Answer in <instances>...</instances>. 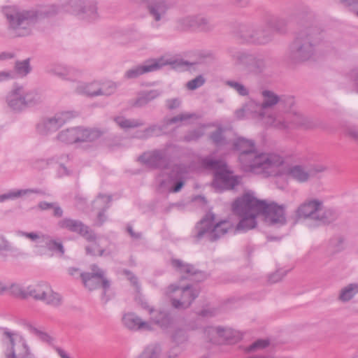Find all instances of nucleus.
<instances>
[{
	"label": "nucleus",
	"instance_id": "f257e3e1",
	"mask_svg": "<svg viewBox=\"0 0 358 358\" xmlns=\"http://www.w3.org/2000/svg\"><path fill=\"white\" fill-rule=\"evenodd\" d=\"M62 10L71 12L81 20L93 22L99 17L96 1L93 0H60L59 6L41 5L31 10H21L16 6H6L2 13L9 29L16 36L31 34L34 26L40 19L53 16Z\"/></svg>",
	"mask_w": 358,
	"mask_h": 358
},
{
	"label": "nucleus",
	"instance_id": "f03ea898",
	"mask_svg": "<svg viewBox=\"0 0 358 358\" xmlns=\"http://www.w3.org/2000/svg\"><path fill=\"white\" fill-rule=\"evenodd\" d=\"M234 213L241 219L236 230L247 231L257 226V216L262 214L269 225L280 227L287 222L285 207L273 201L257 199L252 193H245L232 204Z\"/></svg>",
	"mask_w": 358,
	"mask_h": 358
},
{
	"label": "nucleus",
	"instance_id": "7ed1b4c3",
	"mask_svg": "<svg viewBox=\"0 0 358 358\" xmlns=\"http://www.w3.org/2000/svg\"><path fill=\"white\" fill-rule=\"evenodd\" d=\"M263 101L262 103L250 101L249 106H255V116L263 124L274 127L275 129L288 131L299 127L305 129L313 126L310 120L296 111L286 112L283 114H277L270 111V108L278 103H285V99L278 96L269 90L262 92Z\"/></svg>",
	"mask_w": 358,
	"mask_h": 358
},
{
	"label": "nucleus",
	"instance_id": "20e7f679",
	"mask_svg": "<svg viewBox=\"0 0 358 358\" xmlns=\"http://www.w3.org/2000/svg\"><path fill=\"white\" fill-rule=\"evenodd\" d=\"M233 145L240 152L238 160L241 169L246 172L271 176L284 162L283 158L278 154L257 152L252 140L239 137Z\"/></svg>",
	"mask_w": 358,
	"mask_h": 358
},
{
	"label": "nucleus",
	"instance_id": "39448f33",
	"mask_svg": "<svg viewBox=\"0 0 358 358\" xmlns=\"http://www.w3.org/2000/svg\"><path fill=\"white\" fill-rule=\"evenodd\" d=\"M324 33L316 26L301 29L289 45L286 52L287 61L294 64L313 59L317 48L323 42Z\"/></svg>",
	"mask_w": 358,
	"mask_h": 358
},
{
	"label": "nucleus",
	"instance_id": "423d86ee",
	"mask_svg": "<svg viewBox=\"0 0 358 358\" xmlns=\"http://www.w3.org/2000/svg\"><path fill=\"white\" fill-rule=\"evenodd\" d=\"M215 215L208 213L196 223L192 233V238L196 243L201 241H216L233 229V224L229 220L215 222Z\"/></svg>",
	"mask_w": 358,
	"mask_h": 358
},
{
	"label": "nucleus",
	"instance_id": "0eeeda50",
	"mask_svg": "<svg viewBox=\"0 0 358 358\" xmlns=\"http://www.w3.org/2000/svg\"><path fill=\"white\" fill-rule=\"evenodd\" d=\"M227 52L235 66L243 67L255 75L265 73L273 64L272 58L263 54L252 53L235 48H229Z\"/></svg>",
	"mask_w": 358,
	"mask_h": 358
},
{
	"label": "nucleus",
	"instance_id": "6e6552de",
	"mask_svg": "<svg viewBox=\"0 0 358 358\" xmlns=\"http://www.w3.org/2000/svg\"><path fill=\"white\" fill-rule=\"evenodd\" d=\"M236 35L243 42L257 45H266L273 40V31L266 24L257 27L251 24H241Z\"/></svg>",
	"mask_w": 358,
	"mask_h": 358
},
{
	"label": "nucleus",
	"instance_id": "1a4fd4ad",
	"mask_svg": "<svg viewBox=\"0 0 358 358\" xmlns=\"http://www.w3.org/2000/svg\"><path fill=\"white\" fill-rule=\"evenodd\" d=\"M165 294L170 298L173 308L186 309L199 296V291L189 285L181 286L174 283L166 288Z\"/></svg>",
	"mask_w": 358,
	"mask_h": 358
},
{
	"label": "nucleus",
	"instance_id": "9d476101",
	"mask_svg": "<svg viewBox=\"0 0 358 358\" xmlns=\"http://www.w3.org/2000/svg\"><path fill=\"white\" fill-rule=\"evenodd\" d=\"M101 132L96 129L73 127L61 131L57 139L64 143L71 144L78 142H92L99 138Z\"/></svg>",
	"mask_w": 358,
	"mask_h": 358
},
{
	"label": "nucleus",
	"instance_id": "9b49d317",
	"mask_svg": "<svg viewBox=\"0 0 358 358\" xmlns=\"http://www.w3.org/2000/svg\"><path fill=\"white\" fill-rule=\"evenodd\" d=\"M3 336L9 342L5 352L6 358H34L22 336L8 330L3 332Z\"/></svg>",
	"mask_w": 358,
	"mask_h": 358
},
{
	"label": "nucleus",
	"instance_id": "f8f14e48",
	"mask_svg": "<svg viewBox=\"0 0 358 358\" xmlns=\"http://www.w3.org/2000/svg\"><path fill=\"white\" fill-rule=\"evenodd\" d=\"M324 207V201L318 198L309 197L305 199L296 209L297 220H307L315 227L320 211Z\"/></svg>",
	"mask_w": 358,
	"mask_h": 358
},
{
	"label": "nucleus",
	"instance_id": "ddd939ff",
	"mask_svg": "<svg viewBox=\"0 0 358 358\" xmlns=\"http://www.w3.org/2000/svg\"><path fill=\"white\" fill-rule=\"evenodd\" d=\"M75 116L72 111H60L52 116L44 117L36 125L37 131L41 135L55 132Z\"/></svg>",
	"mask_w": 358,
	"mask_h": 358
},
{
	"label": "nucleus",
	"instance_id": "4468645a",
	"mask_svg": "<svg viewBox=\"0 0 358 358\" xmlns=\"http://www.w3.org/2000/svg\"><path fill=\"white\" fill-rule=\"evenodd\" d=\"M168 176L167 180H162L159 182L161 188L171 192H178L185 184L187 175V169L181 164L174 165L170 171L165 173Z\"/></svg>",
	"mask_w": 358,
	"mask_h": 358
},
{
	"label": "nucleus",
	"instance_id": "2eb2a0df",
	"mask_svg": "<svg viewBox=\"0 0 358 358\" xmlns=\"http://www.w3.org/2000/svg\"><path fill=\"white\" fill-rule=\"evenodd\" d=\"M169 64L171 62L164 57L148 59L142 64L134 66L127 70L124 73V78L126 80H134L145 73L156 71Z\"/></svg>",
	"mask_w": 358,
	"mask_h": 358
},
{
	"label": "nucleus",
	"instance_id": "dca6fc26",
	"mask_svg": "<svg viewBox=\"0 0 358 358\" xmlns=\"http://www.w3.org/2000/svg\"><path fill=\"white\" fill-rule=\"evenodd\" d=\"M58 226L61 229L79 234L87 241H94L96 240V236L94 232L80 220L66 217L59 221Z\"/></svg>",
	"mask_w": 358,
	"mask_h": 358
},
{
	"label": "nucleus",
	"instance_id": "f3484780",
	"mask_svg": "<svg viewBox=\"0 0 358 358\" xmlns=\"http://www.w3.org/2000/svg\"><path fill=\"white\" fill-rule=\"evenodd\" d=\"M45 72L55 76L62 80L75 81L78 78L82 72L80 70L69 66L60 64H50L45 67Z\"/></svg>",
	"mask_w": 358,
	"mask_h": 358
},
{
	"label": "nucleus",
	"instance_id": "a211bd4d",
	"mask_svg": "<svg viewBox=\"0 0 358 358\" xmlns=\"http://www.w3.org/2000/svg\"><path fill=\"white\" fill-rule=\"evenodd\" d=\"M171 264L174 270L181 276V280H191L200 281L203 278V274L198 271L192 264L186 263L180 259H173Z\"/></svg>",
	"mask_w": 358,
	"mask_h": 358
},
{
	"label": "nucleus",
	"instance_id": "6ab92c4d",
	"mask_svg": "<svg viewBox=\"0 0 358 358\" xmlns=\"http://www.w3.org/2000/svg\"><path fill=\"white\" fill-rule=\"evenodd\" d=\"M170 4L167 0H150L148 3V11L149 15L152 18V25L159 27V22L164 20L167 11L170 8Z\"/></svg>",
	"mask_w": 358,
	"mask_h": 358
},
{
	"label": "nucleus",
	"instance_id": "aec40b11",
	"mask_svg": "<svg viewBox=\"0 0 358 358\" xmlns=\"http://www.w3.org/2000/svg\"><path fill=\"white\" fill-rule=\"evenodd\" d=\"M238 177L223 168L220 171L215 172L213 186L219 191L233 189L239 183Z\"/></svg>",
	"mask_w": 358,
	"mask_h": 358
},
{
	"label": "nucleus",
	"instance_id": "412c9836",
	"mask_svg": "<svg viewBox=\"0 0 358 358\" xmlns=\"http://www.w3.org/2000/svg\"><path fill=\"white\" fill-rule=\"evenodd\" d=\"M69 160V156L66 154H62L59 156L55 155L48 159H36L32 162V166L36 169H45L54 164H59V174L60 176L69 175V172L67 168L64 165V162Z\"/></svg>",
	"mask_w": 358,
	"mask_h": 358
},
{
	"label": "nucleus",
	"instance_id": "4be33fe9",
	"mask_svg": "<svg viewBox=\"0 0 358 358\" xmlns=\"http://www.w3.org/2000/svg\"><path fill=\"white\" fill-rule=\"evenodd\" d=\"M138 160L153 168H164L168 163L166 152L164 150L145 152L138 157Z\"/></svg>",
	"mask_w": 358,
	"mask_h": 358
},
{
	"label": "nucleus",
	"instance_id": "5701e85b",
	"mask_svg": "<svg viewBox=\"0 0 358 358\" xmlns=\"http://www.w3.org/2000/svg\"><path fill=\"white\" fill-rule=\"evenodd\" d=\"M122 322L126 327L131 330L152 331L150 322L143 321L140 317L134 313H128L124 315Z\"/></svg>",
	"mask_w": 358,
	"mask_h": 358
},
{
	"label": "nucleus",
	"instance_id": "b1692460",
	"mask_svg": "<svg viewBox=\"0 0 358 358\" xmlns=\"http://www.w3.org/2000/svg\"><path fill=\"white\" fill-rule=\"evenodd\" d=\"M8 106L14 110H20L24 108L23 99V87L15 85L6 97Z\"/></svg>",
	"mask_w": 358,
	"mask_h": 358
},
{
	"label": "nucleus",
	"instance_id": "393cba45",
	"mask_svg": "<svg viewBox=\"0 0 358 358\" xmlns=\"http://www.w3.org/2000/svg\"><path fill=\"white\" fill-rule=\"evenodd\" d=\"M113 120L120 129L125 132L143 127L145 124L144 121L141 119L129 118L122 115L113 117Z\"/></svg>",
	"mask_w": 358,
	"mask_h": 358
},
{
	"label": "nucleus",
	"instance_id": "a878e982",
	"mask_svg": "<svg viewBox=\"0 0 358 358\" xmlns=\"http://www.w3.org/2000/svg\"><path fill=\"white\" fill-rule=\"evenodd\" d=\"M151 327L156 324L162 329H167L171 323V317L169 314L162 310L150 309V320Z\"/></svg>",
	"mask_w": 358,
	"mask_h": 358
},
{
	"label": "nucleus",
	"instance_id": "bb28decb",
	"mask_svg": "<svg viewBox=\"0 0 358 358\" xmlns=\"http://www.w3.org/2000/svg\"><path fill=\"white\" fill-rule=\"evenodd\" d=\"M111 201V196L108 195L99 194L93 202L94 208L100 209L97 215L96 224L101 225L106 220L105 211L109 208Z\"/></svg>",
	"mask_w": 358,
	"mask_h": 358
},
{
	"label": "nucleus",
	"instance_id": "cd10ccee",
	"mask_svg": "<svg viewBox=\"0 0 358 358\" xmlns=\"http://www.w3.org/2000/svg\"><path fill=\"white\" fill-rule=\"evenodd\" d=\"M162 93V91L159 90L141 91L138 94L132 103V106L137 108L144 107L150 102L159 97Z\"/></svg>",
	"mask_w": 358,
	"mask_h": 358
},
{
	"label": "nucleus",
	"instance_id": "c85d7f7f",
	"mask_svg": "<svg viewBox=\"0 0 358 358\" xmlns=\"http://www.w3.org/2000/svg\"><path fill=\"white\" fill-rule=\"evenodd\" d=\"M50 292V286L46 282H41L27 287V298L31 296L36 300L42 301L45 296Z\"/></svg>",
	"mask_w": 358,
	"mask_h": 358
},
{
	"label": "nucleus",
	"instance_id": "c756f323",
	"mask_svg": "<svg viewBox=\"0 0 358 358\" xmlns=\"http://www.w3.org/2000/svg\"><path fill=\"white\" fill-rule=\"evenodd\" d=\"M287 20L280 16H271L266 21L267 27L273 31V34H285L287 27Z\"/></svg>",
	"mask_w": 358,
	"mask_h": 358
},
{
	"label": "nucleus",
	"instance_id": "7c9ffc66",
	"mask_svg": "<svg viewBox=\"0 0 358 358\" xmlns=\"http://www.w3.org/2000/svg\"><path fill=\"white\" fill-rule=\"evenodd\" d=\"M358 294V283L352 282L343 287L338 292L337 299L342 303H348Z\"/></svg>",
	"mask_w": 358,
	"mask_h": 358
},
{
	"label": "nucleus",
	"instance_id": "2f4dec72",
	"mask_svg": "<svg viewBox=\"0 0 358 358\" xmlns=\"http://www.w3.org/2000/svg\"><path fill=\"white\" fill-rule=\"evenodd\" d=\"M287 175L293 180L303 183L307 182L310 178V173L303 166L295 165L287 170Z\"/></svg>",
	"mask_w": 358,
	"mask_h": 358
},
{
	"label": "nucleus",
	"instance_id": "473e14b6",
	"mask_svg": "<svg viewBox=\"0 0 358 358\" xmlns=\"http://www.w3.org/2000/svg\"><path fill=\"white\" fill-rule=\"evenodd\" d=\"M40 193H41V191L38 189H11L6 193L0 194V203L7 200H15L30 194Z\"/></svg>",
	"mask_w": 358,
	"mask_h": 358
},
{
	"label": "nucleus",
	"instance_id": "72a5a7b5",
	"mask_svg": "<svg viewBox=\"0 0 358 358\" xmlns=\"http://www.w3.org/2000/svg\"><path fill=\"white\" fill-rule=\"evenodd\" d=\"M90 269L91 272L87 273L88 274H92V275L101 279V287L103 289L102 299L104 300L105 302H107L109 299L106 296V292L110 287V282L105 278V271L96 264L91 265Z\"/></svg>",
	"mask_w": 358,
	"mask_h": 358
},
{
	"label": "nucleus",
	"instance_id": "f704fd0d",
	"mask_svg": "<svg viewBox=\"0 0 358 358\" xmlns=\"http://www.w3.org/2000/svg\"><path fill=\"white\" fill-rule=\"evenodd\" d=\"M338 216V214L334 209L330 208H324V206L322 210L320 211L315 227L329 224L336 220Z\"/></svg>",
	"mask_w": 358,
	"mask_h": 358
},
{
	"label": "nucleus",
	"instance_id": "c9c22d12",
	"mask_svg": "<svg viewBox=\"0 0 358 358\" xmlns=\"http://www.w3.org/2000/svg\"><path fill=\"white\" fill-rule=\"evenodd\" d=\"M163 131V128L158 124H152L143 130L136 131L133 135V138L145 140L155 136H159Z\"/></svg>",
	"mask_w": 358,
	"mask_h": 358
},
{
	"label": "nucleus",
	"instance_id": "e433bc0d",
	"mask_svg": "<svg viewBox=\"0 0 358 358\" xmlns=\"http://www.w3.org/2000/svg\"><path fill=\"white\" fill-rule=\"evenodd\" d=\"M99 82H92L90 83H80L78 84L76 91L77 93L87 96H98Z\"/></svg>",
	"mask_w": 358,
	"mask_h": 358
},
{
	"label": "nucleus",
	"instance_id": "4c0bfd02",
	"mask_svg": "<svg viewBox=\"0 0 358 358\" xmlns=\"http://www.w3.org/2000/svg\"><path fill=\"white\" fill-rule=\"evenodd\" d=\"M42 244H44L46 248L52 252L59 254L62 256L64 254V248L61 242L56 241L48 235H45Z\"/></svg>",
	"mask_w": 358,
	"mask_h": 358
},
{
	"label": "nucleus",
	"instance_id": "58836bf2",
	"mask_svg": "<svg viewBox=\"0 0 358 358\" xmlns=\"http://www.w3.org/2000/svg\"><path fill=\"white\" fill-rule=\"evenodd\" d=\"M201 165L206 169L213 170L215 172L220 171L223 168H227L226 164L222 160L213 159L206 157L201 159Z\"/></svg>",
	"mask_w": 358,
	"mask_h": 358
},
{
	"label": "nucleus",
	"instance_id": "ea45409f",
	"mask_svg": "<svg viewBox=\"0 0 358 358\" xmlns=\"http://www.w3.org/2000/svg\"><path fill=\"white\" fill-rule=\"evenodd\" d=\"M117 88V83L108 80L106 82L100 83L99 82V89L98 90V96H108L113 94Z\"/></svg>",
	"mask_w": 358,
	"mask_h": 358
},
{
	"label": "nucleus",
	"instance_id": "a19ab883",
	"mask_svg": "<svg viewBox=\"0 0 358 358\" xmlns=\"http://www.w3.org/2000/svg\"><path fill=\"white\" fill-rule=\"evenodd\" d=\"M80 276L85 286L90 290L95 289L100 286L101 287V279L85 273H80Z\"/></svg>",
	"mask_w": 358,
	"mask_h": 358
},
{
	"label": "nucleus",
	"instance_id": "79ce46f5",
	"mask_svg": "<svg viewBox=\"0 0 358 358\" xmlns=\"http://www.w3.org/2000/svg\"><path fill=\"white\" fill-rule=\"evenodd\" d=\"M196 15H189L178 20V28L180 30L196 29Z\"/></svg>",
	"mask_w": 358,
	"mask_h": 358
},
{
	"label": "nucleus",
	"instance_id": "37998d69",
	"mask_svg": "<svg viewBox=\"0 0 358 358\" xmlns=\"http://www.w3.org/2000/svg\"><path fill=\"white\" fill-rule=\"evenodd\" d=\"M15 75H18L20 77H24L29 74L31 68L29 64V59H26L22 61H17L15 64Z\"/></svg>",
	"mask_w": 358,
	"mask_h": 358
},
{
	"label": "nucleus",
	"instance_id": "c03bdc74",
	"mask_svg": "<svg viewBox=\"0 0 358 358\" xmlns=\"http://www.w3.org/2000/svg\"><path fill=\"white\" fill-rule=\"evenodd\" d=\"M225 85L234 90L240 96H246L249 95L250 91L248 88L241 82L234 80H229L225 82Z\"/></svg>",
	"mask_w": 358,
	"mask_h": 358
},
{
	"label": "nucleus",
	"instance_id": "a18cd8bd",
	"mask_svg": "<svg viewBox=\"0 0 358 358\" xmlns=\"http://www.w3.org/2000/svg\"><path fill=\"white\" fill-rule=\"evenodd\" d=\"M215 25L210 20L203 16L196 15V29L201 31L208 32L214 29Z\"/></svg>",
	"mask_w": 358,
	"mask_h": 358
},
{
	"label": "nucleus",
	"instance_id": "49530a36",
	"mask_svg": "<svg viewBox=\"0 0 358 358\" xmlns=\"http://www.w3.org/2000/svg\"><path fill=\"white\" fill-rule=\"evenodd\" d=\"M17 235L18 236L25 237L34 243L37 244H42L43 240L45 238V235L41 232L38 231H32V232H25L21 230L17 231Z\"/></svg>",
	"mask_w": 358,
	"mask_h": 358
},
{
	"label": "nucleus",
	"instance_id": "de8ad7c7",
	"mask_svg": "<svg viewBox=\"0 0 358 358\" xmlns=\"http://www.w3.org/2000/svg\"><path fill=\"white\" fill-rule=\"evenodd\" d=\"M172 341L176 345L184 346L187 341L188 336L187 332L182 329H178L174 331L172 334Z\"/></svg>",
	"mask_w": 358,
	"mask_h": 358
},
{
	"label": "nucleus",
	"instance_id": "09e8293b",
	"mask_svg": "<svg viewBox=\"0 0 358 358\" xmlns=\"http://www.w3.org/2000/svg\"><path fill=\"white\" fill-rule=\"evenodd\" d=\"M220 329V327H209L205 329L204 334L209 342L214 344H221V341L219 339Z\"/></svg>",
	"mask_w": 358,
	"mask_h": 358
},
{
	"label": "nucleus",
	"instance_id": "8fccbe9b",
	"mask_svg": "<svg viewBox=\"0 0 358 358\" xmlns=\"http://www.w3.org/2000/svg\"><path fill=\"white\" fill-rule=\"evenodd\" d=\"M23 99H24L25 107L38 102L40 101V96L36 91L28 90L23 87Z\"/></svg>",
	"mask_w": 358,
	"mask_h": 358
},
{
	"label": "nucleus",
	"instance_id": "3c124183",
	"mask_svg": "<svg viewBox=\"0 0 358 358\" xmlns=\"http://www.w3.org/2000/svg\"><path fill=\"white\" fill-rule=\"evenodd\" d=\"M42 301L49 306L56 307L59 306L62 303V297L58 293L53 292L50 287V292L45 296L44 299H42Z\"/></svg>",
	"mask_w": 358,
	"mask_h": 358
},
{
	"label": "nucleus",
	"instance_id": "603ef678",
	"mask_svg": "<svg viewBox=\"0 0 358 358\" xmlns=\"http://www.w3.org/2000/svg\"><path fill=\"white\" fill-rule=\"evenodd\" d=\"M159 348L156 345H149L137 358H159Z\"/></svg>",
	"mask_w": 358,
	"mask_h": 358
},
{
	"label": "nucleus",
	"instance_id": "864d4df0",
	"mask_svg": "<svg viewBox=\"0 0 358 358\" xmlns=\"http://www.w3.org/2000/svg\"><path fill=\"white\" fill-rule=\"evenodd\" d=\"M7 291H10V294L22 299L27 298V287H24L18 284L6 285Z\"/></svg>",
	"mask_w": 358,
	"mask_h": 358
},
{
	"label": "nucleus",
	"instance_id": "5fc2aeb1",
	"mask_svg": "<svg viewBox=\"0 0 358 358\" xmlns=\"http://www.w3.org/2000/svg\"><path fill=\"white\" fill-rule=\"evenodd\" d=\"M26 327L30 333L36 336L41 341H43L44 342H47V343L50 342L51 338L47 333L36 328V327H34L33 324H31L30 323L27 324Z\"/></svg>",
	"mask_w": 358,
	"mask_h": 358
},
{
	"label": "nucleus",
	"instance_id": "6e6d98bb",
	"mask_svg": "<svg viewBox=\"0 0 358 358\" xmlns=\"http://www.w3.org/2000/svg\"><path fill=\"white\" fill-rule=\"evenodd\" d=\"M269 341L267 339H259L247 348L249 352H255L259 350H263L269 345Z\"/></svg>",
	"mask_w": 358,
	"mask_h": 358
},
{
	"label": "nucleus",
	"instance_id": "4d7b16f0",
	"mask_svg": "<svg viewBox=\"0 0 358 358\" xmlns=\"http://www.w3.org/2000/svg\"><path fill=\"white\" fill-rule=\"evenodd\" d=\"M206 79L202 75H199L186 83V87L189 90H195L204 85Z\"/></svg>",
	"mask_w": 358,
	"mask_h": 358
},
{
	"label": "nucleus",
	"instance_id": "13d9d810",
	"mask_svg": "<svg viewBox=\"0 0 358 358\" xmlns=\"http://www.w3.org/2000/svg\"><path fill=\"white\" fill-rule=\"evenodd\" d=\"M204 134L203 130L201 128L194 129L188 132L184 137L185 141H197Z\"/></svg>",
	"mask_w": 358,
	"mask_h": 358
},
{
	"label": "nucleus",
	"instance_id": "bf43d9fd",
	"mask_svg": "<svg viewBox=\"0 0 358 358\" xmlns=\"http://www.w3.org/2000/svg\"><path fill=\"white\" fill-rule=\"evenodd\" d=\"M345 240L341 236H335L330 240V245L335 252H340L344 249Z\"/></svg>",
	"mask_w": 358,
	"mask_h": 358
},
{
	"label": "nucleus",
	"instance_id": "052dcab7",
	"mask_svg": "<svg viewBox=\"0 0 358 358\" xmlns=\"http://www.w3.org/2000/svg\"><path fill=\"white\" fill-rule=\"evenodd\" d=\"M91 242L93 243V244L92 245H87L85 248L86 253L91 255H98L102 256L104 253V250L99 248L96 243V240Z\"/></svg>",
	"mask_w": 358,
	"mask_h": 358
},
{
	"label": "nucleus",
	"instance_id": "680f3d73",
	"mask_svg": "<svg viewBox=\"0 0 358 358\" xmlns=\"http://www.w3.org/2000/svg\"><path fill=\"white\" fill-rule=\"evenodd\" d=\"M219 334V339L221 341V344L227 341H229L234 336V331L230 328H223L220 327Z\"/></svg>",
	"mask_w": 358,
	"mask_h": 358
},
{
	"label": "nucleus",
	"instance_id": "e2e57ef3",
	"mask_svg": "<svg viewBox=\"0 0 358 358\" xmlns=\"http://www.w3.org/2000/svg\"><path fill=\"white\" fill-rule=\"evenodd\" d=\"M210 138L215 144V145L218 147L227 143L226 140L223 137L222 132L220 130H217L212 133L210 135Z\"/></svg>",
	"mask_w": 358,
	"mask_h": 358
},
{
	"label": "nucleus",
	"instance_id": "0e129e2a",
	"mask_svg": "<svg viewBox=\"0 0 358 358\" xmlns=\"http://www.w3.org/2000/svg\"><path fill=\"white\" fill-rule=\"evenodd\" d=\"M345 7H348L358 16V0H336Z\"/></svg>",
	"mask_w": 358,
	"mask_h": 358
},
{
	"label": "nucleus",
	"instance_id": "69168bd1",
	"mask_svg": "<svg viewBox=\"0 0 358 358\" xmlns=\"http://www.w3.org/2000/svg\"><path fill=\"white\" fill-rule=\"evenodd\" d=\"M192 116H193V115L189 114V113L179 114L175 117L168 119L166 120V124H171L177 123L178 122H182V121H185V120H187L191 118Z\"/></svg>",
	"mask_w": 358,
	"mask_h": 358
},
{
	"label": "nucleus",
	"instance_id": "338daca9",
	"mask_svg": "<svg viewBox=\"0 0 358 358\" xmlns=\"http://www.w3.org/2000/svg\"><path fill=\"white\" fill-rule=\"evenodd\" d=\"M12 250L10 243L3 234H0V252H11Z\"/></svg>",
	"mask_w": 358,
	"mask_h": 358
},
{
	"label": "nucleus",
	"instance_id": "774afa93",
	"mask_svg": "<svg viewBox=\"0 0 358 358\" xmlns=\"http://www.w3.org/2000/svg\"><path fill=\"white\" fill-rule=\"evenodd\" d=\"M185 350V348L184 346H178L175 345L169 351L168 357L177 358Z\"/></svg>",
	"mask_w": 358,
	"mask_h": 358
}]
</instances>
